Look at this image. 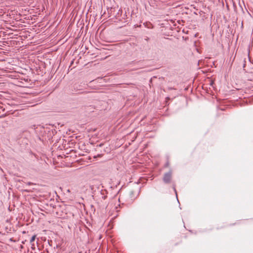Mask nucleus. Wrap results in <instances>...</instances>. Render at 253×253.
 <instances>
[{
    "label": "nucleus",
    "mask_w": 253,
    "mask_h": 253,
    "mask_svg": "<svg viewBox=\"0 0 253 253\" xmlns=\"http://www.w3.org/2000/svg\"><path fill=\"white\" fill-rule=\"evenodd\" d=\"M173 188L175 193L176 194V189H175V185H173Z\"/></svg>",
    "instance_id": "0eeeda50"
},
{
    "label": "nucleus",
    "mask_w": 253,
    "mask_h": 253,
    "mask_svg": "<svg viewBox=\"0 0 253 253\" xmlns=\"http://www.w3.org/2000/svg\"><path fill=\"white\" fill-rule=\"evenodd\" d=\"M133 194H134L133 193V191H131L130 192L129 194H130V197L131 198V201H133L134 199V198L133 197Z\"/></svg>",
    "instance_id": "20e7f679"
},
{
    "label": "nucleus",
    "mask_w": 253,
    "mask_h": 253,
    "mask_svg": "<svg viewBox=\"0 0 253 253\" xmlns=\"http://www.w3.org/2000/svg\"><path fill=\"white\" fill-rule=\"evenodd\" d=\"M169 162H167V163L165 164V167H168V166H169Z\"/></svg>",
    "instance_id": "6e6552de"
},
{
    "label": "nucleus",
    "mask_w": 253,
    "mask_h": 253,
    "mask_svg": "<svg viewBox=\"0 0 253 253\" xmlns=\"http://www.w3.org/2000/svg\"><path fill=\"white\" fill-rule=\"evenodd\" d=\"M67 191H68V192H70V190H68Z\"/></svg>",
    "instance_id": "9b49d317"
},
{
    "label": "nucleus",
    "mask_w": 253,
    "mask_h": 253,
    "mask_svg": "<svg viewBox=\"0 0 253 253\" xmlns=\"http://www.w3.org/2000/svg\"><path fill=\"white\" fill-rule=\"evenodd\" d=\"M150 82L151 83L152 82V79H150Z\"/></svg>",
    "instance_id": "9d476101"
},
{
    "label": "nucleus",
    "mask_w": 253,
    "mask_h": 253,
    "mask_svg": "<svg viewBox=\"0 0 253 253\" xmlns=\"http://www.w3.org/2000/svg\"><path fill=\"white\" fill-rule=\"evenodd\" d=\"M102 144H100V145H99V146H102Z\"/></svg>",
    "instance_id": "f8f14e48"
},
{
    "label": "nucleus",
    "mask_w": 253,
    "mask_h": 253,
    "mask_svg": "<svg viewBox=\"0 0 253 253\" xmlns=\"http://www.w3.org/2000/svg\"><path fill=\"white\" fill-rule=\"evenodd\" d=\"M32 248L33 250L35 249V247H34V244L32 245Z\"/></svg>",
    "instance_id": "1a4fd4ad"
},
{
    "label": "nucleus",
    "mask_w": 253,
    "mask_h": 253,
    "mask_svg": "<svg viewBox=\"0 0 253 253\" xmlns=\"http://www.w3.org/2000/svg\"><path fill=\"white\" fill-rule=\"evenodd\" d=\"M36 237V236L35 235L31 237V238L30 239V243H32V242H33L35 241Z\"/></svg>",
    "instance_id": "39448f33"
},
{
    "label": "nucleus",
    "mask_w": 253,
    "mask_h": 253,
    "mask_svg": "<svg viewBox=\"0 0 253 253\" xmlns=\"http://www.w3.org/2000/svg\"><path fill=\"white\" fill-rule=\"evenodd\" d=\"M118 9V6L117 7H111L107 9V12L108 15H109V17L114 16L116 19L119 18V16L116 15V13Z\"/></svg>",
    "instance_id": "f03ea898"
},
{
    "label": "nucleus",
    "mask_w": 253,
    "mask_h": 253,
    "mask_svg": "<svg viewBox=\"0 0 253 253\" xmlns=\"http://www.w3.org/2000/svg\"><path fill=\"white\" fill-rule=\"evenodd\" d=\"M122 13H123V10L122 9H118V10L116 13V15L119 16V18L118 19L119 20H121L120 17L121 16Z\"/></svg>",
    "instance_id": "7ed1b4c3"
},
{
    "label": "nucleus",
    "mask_w": 253,
    "mask_h": 253,
    "mask_svg": "<svg viewBox=\"0 0 253 253\" xmlns=\"http://www.w3.org/2000/svg\"><path fill=\"white\" fill-rule=\"evenodd\" d=\"M172 170H169L168 172H166L164 174L163 178V182L165 184L170 183L172 180Z\"/></svg>",
    "instance_id": "f257e3e1"
},
{
    "label": "nucleus",
    "mask_w": 253,
    "mask_h": 253,
    "mask_svg": "<svg viewBox=\"0 0 253 253\" xmlns=\"http://www.w3.org/2000/svg\"><path fill=\"white\" fill-rule=\"evenodd\" d=\"M27 184L28 185H33L34 183H32V182H29L27 183Z\"/></svg>",
    "instance_id": "423d86ee"
}]
</instances>
